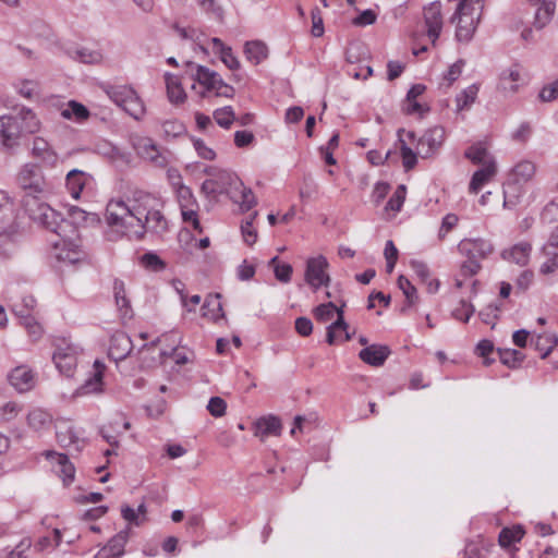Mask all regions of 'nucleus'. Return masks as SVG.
Segmentation results:
<instances>
[{
	"instance_id": "32",
	"label": "nucleus",
	"mask_w": 558,
	"mask_h": 558,
	"mask_svg": "<svg viewBox=\"0 0 558 558\" xmlns=\"http://www.w3.org/2000/svg\"><path fill=\"white\" fill-rule=\"evenodd\" d=\"M539 2V5L536 8L534 12L533 22L534 26L537 29H542L551 21L556 10L555 0H541Z\"/></svg>"
},
{
	"instance_id": "60",
	"label": "nucleus",
	"mask_w": 558,
	"mask_h": 558,
	"mask_svg": "<svg viewBox=\"0 0 558 558\" xmlns=\"http://www.w3.org/2000/svg\"><path fill=\"white\" fill-rule=\"evenodd\" d=\"M226 408H227V403L220 397H211L207 404V410L215 417L225 415Z\"/></svg>"
},
{
	"instance_id": "48",
	"label": "nucleus",
	"mask_w": 558,
	"mask_h": 558,
	"mask_svg": "<svg viewBox=\"0 0 558 558\" xmlns=\"http://www.w3.org/2000/svg\"><path fill=\"white\" fill-rule=\"evenodd\" d=\"M520 195H521L520 184H517V183L512 182L511 180H509L505 184V189H504V196H505L504 205H505V207H512V206L517 205V203L519 202Z\"/></svg>"
},
{
	"instance_id": "44",
	"label": "nucleus",
	"mask_w": 558,
	"mask_h": 558,
	"mask_svg": "<svg viewBox=\"0 0 558 558\" xmlns=\"http://www.w3.org/2000/svg\"><path fill=\"white\" fill-rule=\"evenodd\" d=\"M235 195V203L240 204V207L243 211H248L256 205V197L253 191L248 187H245L243 184L240 189L233 191Z\"/></svg>"
},
{
	"instance_id": "47",
	"label": "nucleus",
	"mask_w": 558,
	"mask_h": 558,
	"mask_svg": "<svg viewBox=\"0 0 558 558\" xmlns=\"http://www.w3.org/2000/svg\"><path fill=\"white\" fill-rule=\"evenodd\" d=\"M20 323L27 330L28 335L32 337L34 341L39 339L43 333V329L40 324L37 322L35 314L23 315L20 318Z\"/></svg>"
},
{
	"instance_id": "24",
	"label": "nucleus",
	"mask_w": 558,
	"mask_h": 558,
	"mask_svg": "<svg viewBox=\"0 0 558 558\" xmlns=\"http://www.w3.org/2000/svg\"><path fill=\"white\" fill-rule=\"evenodd\" d=\"M195 81L206 87L207 90H218L221 89V86L225 84V81L221 76L215 72L209 70L204 65H195Z\"/></svg>"
},
{
	"instance_id": "1",
	"label": "nucleus",
	"mask_w": 558,
	"mask_h": 558,
	"mask_svg": "<svg viewBox=\"0 0 558 558\" xmlns=\"http://www.w3.org/2000/svg\"><path fill=\"white\" fill-rule=\"evenodd\" d=\"M157 207H162L160 198L144 191H136L131 204L122 199H111L107 204L105 218L108 226L116 228L121 235L141 240L144 238L143 219Z\"/></svg>"
},
{
	"instance_id": "52",
	"label": "nucleus",
	"mask_w": 558,
	"mask_h": 558,
	"mask_svg": "<svg viewBox=\"0 0 558 558\" xmlns=\"http://www.w3.org/2000/svg\"><path fill=\"white\" fill-rule=\"evenodd\" d=\"M475 308L472 303L461 300L459 306L452 311V316L463 323H468L471 316L474 314Z\"/></svg>"
},
{
	"instance_id": "26",
	"label": "nucleus",
	"mask_w": 558,
	"mask_h": 558,
	"mask_svg": "<svg viewBox=\"0 0 558 558\" xmlns=\"http://www.w3.org/2000/svg\"><path fill=\"white\" fill-rule=\"evenodd\" d=\"M94 374L76 390L77 396H86L90 393H97L102 390V374L105 365L99 361L94 363Z\"/></svg>"
},
{
	"instance_id": "54",
	"label": "nucleus",
	"mask_w": 558,
	"mask_h": 558,
	"mask_svg": "<svg viewBox=\"0 0 558 558\" xmlns=\"http://www.w3.org/2000/svg\"><path fill=\"white\" fill-rule=\"evenodd\" d=\"M177 195L180 208L196 206L192 190L184 184H180L177 189Z\"/></svg>"
},
{
	"instance_id": "11",
	"label": "nucleus",
	"mask_w": 558,
	"mask_h": 558,
	"mask_svg": "<svg viewBox=\"0 0 558 558\" xmlns=\"http://www.w3.org/2000/svg\"><path fill=\"white\" fill-rule=\"evenodd\" d=\"M424 22L427 28V36L433 44L438 39L442 29V14L440 1H433L424 7Z\"/></svg>"
},
{
	"instance_id": "42",
	"label": "nucleus",
	"mask_w": 558,
	"mask_h": 558,
	"mask_svg": "<svg viewBox=\"0 0 558 558\" xmlns=\"http://www.w3.org/2000/svg\"><path fill=\"white\" fill-rule=\"evenodd\" d=\"M497 353L500 362L510 368L519 367L524 360V354L515 349H498Z\"/></svg>"
},
{
	"instance_id": "9",
	"label": "nucleus",
	"mask_w": 558,
	"mask_h": 558,
	"mask_svg": "<svg viewBox=\"0 0 558 558\" xmlns=\"http://www.w3.org/2000/svg\"><path fill=\"white\" fill-rule=\"evenodd\" d=\"M17 182L24 193H44L45 181L38 166L27 163L19 173Z\"/></svg>"
},
{
	"instance_id": "6",
	"label": "nucleus",
	"mask_w": 558,
	"mask_h": 558,
	"mask_svg": "<svg viewBox=\"0 0 558 558\" xmlns=\"http://www.w3.org/2000/svg\"><path fill=\"white\" fill-rule=\"evenodd\" d=\"M133 146L142 159L149 161L155 167L165 168L169 162V151L160 150V148L149 137L137 138Z\"/></svg>"
},
{
	"instance_id": "40",
	"label": "nucleus",
	"mask_w": 558,
	"mask_h": 558,
	"mask_svg": "<svg viewBox=\"0 0 558 558\" xmlns=\"http://www.w3.org/2000/svg\"><path fill=\"white\" fill-rule=\"evenodd\" d=\"M523 535L524 531L519 525L513 527H505L500 531L498 541L501 547L508 548L512 546L514 543L520 542Z\"/></svg>"
},
{
	"instance_id": "36",
	"label": "nucleus",
	"mask_w": 558,
	"mask_h": 558,
	"mask_svg": "<svg viewBox=\"0 0 558 558\" xmlns=\"http://www.w3.org/2000/svg\"><path fill=\"white\" fill-rule=\"evenodd\" d=\"M244 53L250 62L257 65L267 58L268 48L260 40H252L244 45Z\"/></svg>"
},
{
	"instance_id": "23",
	"label": "nucleus",
	"mask_w": 558,
	"mask_h": 558,
	"mask_svg": "<svg viewBox=\"0 0 558 558\" xmlns=\"http://www.w3.org/2000/svg\"><path fill=\"white\" fill-rule=\"evenodd\" d=\"M52 360L60 371V373L70 377L76 366V355L71 348L58 349L52 356Z\"/></svg>"
},
{
	"instance_id": "19",
	"label": "nucleus",
	"mask_w": 558,
	"mask_h": 558,
	"mask_svg": "<svg viewBox=\"0 0 558 558\" xmlns=\"http://www.w3.org/2000/svg\"><path fill=\"white\" fill-rule=\"evenodd\" d=\"M543 253L547 259L542 264L541 272L547 275L558 268V226L543 246Z\"/></svg>"
},
{
	"instance_id": "12",
	"label": "nucleus",
	"mask_w": 558,
	"mask_h": 558,
	"mask_svg": "<svg viewBox=\"0 0 558 558\" xmlns=\"http://www.w3.org/2000/svg\"><path fill=\"white\" fill-rule=\"evenodd\" d=\"M459 251L466 257L473 258L481 263L487 258L493 252V244L484 239H465L459 244Z\"/></svg>"
},
{
	"instance_id": "10",
	"label": "nucleus",
	"mask_w": 558,
	"mask_h": 558,
	"mask_svg": "<svg viewBox=\"0 0 558 558\" xmlns=\"http://www.w3.org/2000/svg\"><path fill=\"white\" fill-rule=\"evenodd\" d=\"M445 141V129L436 125L427 130L418 140L417 149L422 158L434 156Z\"/></svg>"
},
{
	"instance_id": "8",
	"label": "nucleus",
	"mask_w": 558,
	"mask_h": 558,
	"mask_svg": "<svg viewBox=\"0 0 558 558\" xmlns=\"http://www.w3.org/2000/svg\"><path fill=\"white\" fill-rule=\"evenodd\" d=\"M22 126L14 116L0 117V145L10 150L20 145Z\"/></svg>"
},
{
	"instance_id": "53",
	"label": "nucleus",
	"mask_w": 558,
	"mask_h": 558,
	"mask_svg": "<svg viewBox=\"0 0 558 558\" xmlns=\"http://www.w3.org/2000/svg\"><path fill=\"white\" fill-rule=\"evenodd\" d=\"M399 142L403 167L407 171L412 170L417 163V156L402 138H399Z\"/></svg>"
},
{
	"instance_id": "4",
	"label": "nucleus",
	"mask_w": 558,
	"mask_h": 558,
	"mask_svg": "<svg viewBox=\"0 0 558 558\" xmlns=\"http://www.w3.org/2000/svg\"><path fill=\"white\" fill-rule=\"evenodd\" d=\"M43 209L44 211L35 222H38L48 231L57 234L63 241L64 245L74 244L75 240L78 238L76 227L49 205L44 206Z\"/></svg>"
},
{
	"instance_id": "43",
	"label": "nucleus",
	"mask_w": 558,
	"mask_h": 558,
	"mask_svg": "<svg viewBox=\"0 0 558 558\" xmlns=\"http://www.w3.org/2000/svg\"><path fill=\"white\" fill-rule=\"evenodd\" d=\"M61 116L64 119H75L81 122L89 117V111L84 105L75 100H71L69 101L68 107L62 110Z\"/></svg>"
},
{
	"instance_id": "57",
	"label": "nucleus",
	"mask_w": 558,
	"mask_h": 558,
	"mask_svg": "<svg viewBox=\"0 0 558 558\" xmlns=\"http://www.w3.org/2000/svg\"><path fill=\"white\" fill-rule=\"evenodd\" d=\"M257 213H253L250 220H247L245 223L241 226L243 239L245 243L248 245L254 244L257 240V232L253 227V220L255 219Z\"/></svg>"
},
{
	"instance_id": "3",
	"label": "nucleus",
	"mask_w": 558,
	"mask_h": 558,
	"mask_svg": "<svg viewBox=\"0 0 558 558\" xmlns=\"http://www.w3.org/2000/svg\"><path fill=\"white\" fill-rule=\"evenodd\" d=\"M475 1L476 7L471 5L466 1L459 2L457 11L452 16V21L458 19L456 31V38L458 41L469 43L474 35L484 9L483 0Z\"/></svg>"
},
{
	"instance_id": "17",
	"label": "nucleus",
	"mask_w": 558,
	"mask_h": 558,
	"mask_svg": "<svg viewBox=\"0 0 558 558\" xmlns=\"http://www.w3.org/2000/svg\"><path fill=\"white\" fill-rule=\"evenodd\" d=\"M129 534L130 529L120 531L96 554L95 558H120L123 556Z\"/></svg>"
},
{
	"instance_id": "59",
	"label": "nucleus",
	"mask_w": 558,
	"mask_h": 558,
	"mask_svg": "<svg viewBox=\"0 0 558 558\" xmlns=\"http://www.w3.org/2000/svg\"><path fill=\"white\" fill-rule=\"evenodd\" d=\"M141 263L145 268L151 270H161L165 268V263L154 253H145L141 257Z\"/></svg>"
},
{
	"instance_id": "28",
	"label": "nucleus",
	"mask_w": 558,
	"mask_h": 558,
	"mask_svg": "<svg viewBox=\"0 0 558 558\" xmlns=\"http://www.w3.org/2000/svg\"><path fill=\"white\" fill-rule=\"evenodd\" d=\"M92 179V177L78 169L71 170L65 178L66 187L71 194V196L77 199L87 184V182Z\"/></svg>"
},
{
	"instance_id": "45",
	"label": "nucleus",
	"mask_w": 558,
	"mask_h": 558,
	"mask_svg": "<svg viewBox=\"0 0 558 558\" xmlns=\"http://www.w3.org/2000/svg\"><path fill=\"white\" fill-rule=\"evenodd\" d=\"M407 195V187L404 184H400L396 191L393 192L392 196L389 198L385 206L386 211H393L399 213L403 206V203L405 201Z\"/></svg>"
},
{
	"instance_id": "35",
	"label": "nucleus",
	"mask_w": 558,
	"mask_h": 558,
	"mask_svg": "<svg viewBox=\"0 0 558 558\" xmlns=\"http://www.w3.org/2000/svg\"><path fill=\"white\" fill-rule=\"evenodd\" d=\"M522 81L521 72L518 65L507 69L501 72L499 77V87L509 93H515L518 90V83Z\"/></svg>"
},
{
	"instance_id": "58",
	"label": "nucleus",
	"mask_w": 558,
	"mask_h": 558,
	"mask_svg": "<svg viewBox=\"0 0 558 558\" xmlns=\"http://www.w3.org/2000/svg\"><path fill=\"white\" fill-rule=\"evenodd\" d=\"M558 97V78L543 86L538 98L543 102H549Z\"/></svg>"
},
{
	"instance_id": "29",
	"label": "nucleus",
	"mask_w": 558,
	"mask_h": 558,
	"mask_svg": "<svg viewBox=\"0 0 558 558\" xmlns=\"http://www.w3.org/2000/svg\"><path fill=\"white\" fill-rule=\"evenodd\" d=\"M162 207H157L149 215L143 219L144 234L151 232L156 234H162L168 229V222L161 213Z\"/></svg>"
},
{
	"instance_id": "56",
	"label": "nucleus",
	"mask_w": 558,
	"mask_h": 558,
	"mask_svg": "<svg viewBox=\"0 0 558 558\" xmlns=\"http://www.w3.org/2000/svg\"><path fill=\"white\" fill-rule=\"evenodd\" d=\"M163 132L167 136L179 137L186 133L185 125L178 120H168L162 124Z\"/></svg>"
},
{
	"instance_id": "38",
	"label": "nucleus",
	"mask_w": 558,
	"mask_h": 558,
	"mask_svg": "<svg viewBox=\"0 0 558 558\" xmlns=\"http://www.w3.org/2000/svg\"><path fill=\"white\" fill-rule=\"evenodd\" d=\"M220 299H221L220 293L209 294L206 298L205 303L203 305V311H204L203 315L205 317H209L214 322H217L219 318L225 317V313H223V308H222Z\"/></svg>"
},
{
	"instance_id": "41",
	"label": "nucleus",
	"mask_w": 558,
	"mask_h": 558,
	"mask_svg": "<svg viewBox=\"0 0 558 558\" xmlns=\"http://www.w3.org/2000/svg\"><path fill=\"white\" fill-rule=\"evenodd\" d=\"M398 287L402 290L407 303L402 307V313L407 311L408 307L412 306L418 300L416 288L411 283V281L403 275H400L398 278Z\"/></svg>"
},
{
	"instance_id": "20",
	"label": "nucleus",
	"mask_w": 558,
	"mask_h": 558,
	"mask_svg": "<svg viewBox=\"0 0 558 558\" xmlns=\"http://www.w3.org/2000/svg\"><path fill=\"white\" fill-rule=\"evenodd\" d=\"M10 384L19 391L26 392L35 386V375L27 366H17L9 375Z\"/></svg>"
},
{
	"instance_id": "49",
	"label": "nucleus",
	"mask_w": 558,
	"mask_h": 558,
	"mask_svg": "<svg viewBox=\"0 0 558 558\" xmlns=\"http://www.w3.org/2000/svg\"><path fill=\"white\" fill-rule=\"evenodd\" d=\"M214 119L223 129H229L234 121V111L230 106L214 111Z\"/></svg>"
},
{
	"instance_id": "37",
	"label": "nucleus",
	"mask_w": 558,
	"mask_h": 558,
	"mask_svg": "<svg viewBox=\"0 0 558 558\" xmlns=\"http://www.w3.org/2000/svg\"><path fill=\"white\" fill-rule=\"evenodd\" d=\"M14 117L19 118L22 133L34 134L40 130V121L33 110L23 107Z\"/></svg>"
},
{
	"instance_id": "46",
	"label": "nucleus",
	"mask_w": 558,
	"mask_h": 558,
	"mask_svg": "<svg viewBox=\"0 0 558 558\" xmlns=\"http://www.w3.org/2000/svg\"><path fill=\"white\" fill-rule=\"evenodd\" d=\"M477 93L478 87L474 84L463 89L456 98L457 110L461 111L472 105L475 101Z\"/></svg>"
},
{
	"instance_id": "63",
	"label": "nucleus",
	"mask_w": 558,
	"mask_h": 558,
	"mask_svg": "<svg viewBox=\"0 0 558 558\" xmlns=\"http://www.w3.org/2000/svg\"><path fill=\"white\" fill-rule=\"evenodd\" d=\"M390 191V184L387 182H377L372 192V202L377 206L384 201Z\"/></svg>"
},
{
	"instance_id": "51",
	"label": "nucleus",
	"mask_w": 558,
	"mask_h": 558,
	"mask_svg": "<svg viewBox=\"0 0 558 558\" xmlns=\"http://www.w3.org/2000/svg\"><path fill=\"white\" fill-rule=\"evenodd\" d=\"M15 88L21 96L27 99H32L38 95V83L36 81H20L19 83H16Z\"/></svg>"
},
{
	"instance_id": "33",
	"label": "nucleus",
	"mask_w": 558,
	"mask_h": 558,
	"mask_svg": "<svg viewBox=\"0 0 558 558\" xmlns=\"http://www.w3.org/2000/svg\"><path fill=\"white\" fill-rule=\"evenodd\" d=\"M536 167L530 160H522L518 162L510 174V179L512 182L517 184L526 183L535 175Z\"/></svg>"
},
{
	"instance_id": "50",
	"label": "nucleus",
	"mask_w": 558,
	"mask_h": 558,
	"mask_svg": "<svg viewBox=\"0 0 558 558\" xmlns=\"http://www.w3.org/2000/svg\"><path fill=\"white\" fill-rule=\"evenodd\" d=\"M336 310V304L332 302H328L316 306L313 313L318 322L326 323L329 322L335 316Z\"/></svg>"
},
{
	"instance_id": "7",
	"label": "nucleus",
	"mask_w": 558,
	"mask_h": 558,
	"mask_svg": "<svg viewBox=\"0 0 558 558\" xmlns=\"http://www.w3.org/2000/svg\"><path fill=\"white\" fill-rule=\"evenodd\" d=\"M328 268V262L326 257L319 255L307 259L305 269V281L315 290L322 286H328L330 277L326 272Z\"/></svg>"
},
{
	"instance_id": "64",
	"label": "nucleus",
	"mask_w": 558,
	"mask_h": 558,
	"mask_svg": "<svg viewBox=\"0 0 558 558\" xmlns=\"http://www.w3.org/2000/svg\"><path fill=\"white\" fill-rule=\"evenodd\" d=\"M482 266L478 260H475L473 258H466L460 267V275L462 277H472L475 276L480 270Z\"/></svg>"
},
{
	"instance_id": "21",
	"label": "nucleus",
	"mask_w": 558,
	"mask_h": 558,
	"mask_svg": "<svg viewBox=\"0 0 558 558\" xmlns=\"http://www.w3.org/2000/svg\"><path fill=\"white\" fill-rule=\"evenodd\" d=\"M45 193L46 191L44 193H24L22 195V206L33 221H36L44 211V206H48L44 201Z\"/></svg>"
},
{
	"instance_id": "13",
	"label": "nucleus",
	"mask_w": 558,
	"mask_h": 558,
	"mask_svg": "<svg viewBox=\"0 0 558 558\" xmlns=\"http://www.w3.org/2000/svg\"><path fill=\"white\" fill-rule=\"evenodd\" d=\"M239 429H251L255 437L265 441L269 437L279 436L282 429L281 421H246L238 424Z\"/></svg>"
},
{
	"instance_id": "22",
	"label": "nucleus",
	"mask_w": 558,
	"mask_h": 558,
	"mask_svg": "<svg viewBox=\"0 0 558 558\" xmlns=\"http://www.w3.org/2000/svg\"><path fill=\"white\" fill-rule=\"evenodd\" d=\"M497 172L496 162L489 159L485 166L476 170L471 179L469 190L473 194H477L485 183H487Z\"/></svg>"
},
{
	"instance_id": "18",
	"label": "nucleus",
	"mask_w": 558,
	"mask_h": 558,
	"mask_svg": "<svg viewBox=\"0 0 558 558\" xmlns=\"http://www.w3.org/2000/svg\"><path fill=\"white\" fill-rule=\"evenodd\" d=\"M391 351L388 345L372 344L365 347L359 352V357L366 364L379 367L383 366L390 355Z\"/></svg>"
},
{
	"instance_id": "27",
	"label": "nucleus",
	"mask_w": 558,
	"mask_h": 558,
	"mask_svg": "<svg viewBox=\"0 0 558 558\" xmlns=\"http://www.w3.org/2000/svg\"><path fill=\"white\" fill-rule=\"evenodd\" d=\"M32 154L48 166H54L58 161V155L43 137L34 138Z\"/></svg>"
},
{
	"instance_id": "30",
	"label": "nucleus",
	"mask_w": 558,
	"mask_h": 558,
	"mask_svg": "<svg viewBox=\"0 0 558 558\" xmlns=\"http://www.w3.org/2000/svg\"><path fill=\"white\" fill-rule=\"evenodd\" d=\"M532 246L527 242H520L513 245L510 250L502 252L501 256L504 259L513 262L520 266H525L530 259Z\"/></svg>"
},
{
	"instance_id": "16",
	"label": "nucleus",
	"mask_w": 558,
	"mask_h": 558,
	"mask_svg": "<svg viewBox=\"0 0 558 558\" xmlns=\"http://www.w3.org/2000/svg\"><path fill=\"white\" fill-rule=\"evenodd\" d=\"M133 350L131 338L123 331H118L111 336L108 356L116 361L126 359Z\"/></svg>"
},
{
	"instance_id": "14",
	"label": "nucleus",
	"mask_w": 558,
	"mask_h": 558,
	"mask_svg": "<svg viewBox=\"0 0 558 558\" xmlns=\"http://www.w3.org/2000/svg\"><path fill=\"white\" fill-rule=\"evenodd\" d=\"M44 454L51 462L53 471L62 480L63 484L70 485L74 480L75 468L68 456L56 451H46Z\"/></svg>"
},
{
	"instance_id": "39",
	"label": "nucleus",
	"mask_w": 558,
	"mask_h": 558,
	"mask_svg": "<svg viewBox=\"0 0 558 558\" xmlns=\"http://www.w3.org/2000/svg\"><path fill=\"white\" fill-rule=\"evenodd\" d=\"M464 157L474 165L485 166L489 159H494L483 143H476L464 151Z\"/></svg>"
},
{
	"instance_id": "5",
	"label": "nucleus",
	"mask_w": 558,
	"mask_h": 558,
	"mask_svg": "<svg viewBox=\"0 0 558 558\" xmlns=\"http://www.w3.org/2000/svg\"><path fill=\"white\" fill-rule=\"evenodd\" d=\"M111 100L135 120L145 113V106L134 89L126 86L112 87L109 92Z\"/></svg>"
},
{
	"instance_id": "25",
	"label": "nucleus",
	"mask_w": 558,
	"mask_h": 558,
	"mask_svg": "<svg viewBox=\"0 0 558 558\" xmlns=\"http://www.w3.org/2000/svg\"><path fill=\"white\" fill-rule=\"evenodd\" d=\"M66 54L74 61H78L84 64H99L101 63L104 56L100 50L90 49L88 47H74L66 50Z\"/></svg>"
},
{
	"instance_id": "2",
	"label": "nucleus",
	"mask_w": 558,
	"mask_h": 558,
	"mask_svg": "<svg viewBox=\"0 0 558 558\" xmlns=\"http://www.w3.org/2000/svg\"><path fill=\"white\" fill-rule=\"evenodd\" d=\"M16 214L11 198L0 191V257H9L15 246Z\"/></svg>"
},
{
	"instance_id": "34",
	"label": "nucleus",
	"mask_w": 558,
	"mask_h": 558,
	"mask_svg": "<svg viewBox=\"0 0 558 558\" xmlns=\"http://www.w3.org/2000/svg\"><path fill=\"white\" fill-rule=\"evenodd\" d=\"M165 81L170 102L175 105L182 104L186 98V94L181 86L179 77L177 75L166 73Z\"/></svg>"
},
{
	"instance_id": "55",
	"label": "nucleus",
	"mask_w": 558,
	"mask_h": 558,
	"mask_svg": "<svg viewBox=\"0 0 558 558\" xmlns=\"http://www.w3.org/2000/svg\"><path fill=\"white\" fill-rule=\"evenodd\" d=\"M500 311V305L498 304H489L482 311H480L478 316L484 324L492 325L493 327L498 319V312Z\"/></svg>"
},
{
	"instance_id": "31",
	"label": "nucleus",
	"mask_w": 558,
	"mask_h": 558,
	"mask_svg": "<svg viewBox=\"0 0 558 558\" xmlns=\"http://www.w3.org/2000/svg\"><path fill=\"white\" fill-rule=\"evenodd\" d=\"M214 180L219 186L221 185L222 194H228L230 195L231 199L236 201L233 191L242 186V181L236 177L235 173L227 170H220L217 172V175Z\"/></svg>"
},
{
	"instance_id": "62",
	"label": "nucleus",
	"mask_w": 558,
	"mask_h": 558,
	"mask_svg": "<svg viewBox=\"0 0 558 558\" xmlns=\"http://www.w3.org/2000/svg\"><path fill=\"white\" fill-rule=\"evenodd\" d=\"M293 268L290 264L282 263L275 265L274 274L278 281L288 283L291 281Z\"/></svg>"
},
{
	"instance_id": "61",
	"label": "nucleus",
	"mask_w": 558,
	"mask_h": 558,
	"mask_svg": "<svg viewBox=\"0 0 558 558\" xmlns=\"http://www.w3.org/2000/svg\"><path fill=\"white\" fill-rule=\"evenodd\" d=\"M312 17V29L311 33L314 37H320L324 35V23L322 12L318 8H314L311 12Z\"/></svg>"
},
{
	"instance_id": "15",
	"label": "nucleus",
	"mask_w": 558,
	"mask_h": 558,
	"mask_svg": "<svg viewBox=\"0 0 558 558\" xmlns=\"http://www.w3.org/2000/svg\"><path fill=\"white\" fill-rule=\"evenodd\" d=\"M68 423L69 421H61V424L56 427L57 440L61 447H74L80 451L84 445L83 433Z\"/></svg>"
}]
</instances>
